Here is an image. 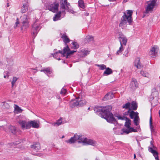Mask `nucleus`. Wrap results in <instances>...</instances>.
Wrapping results in <instances>:
<instances>
[{
  "mask_svg": "<svg viewBox=\"0 0 160 160\" xmlns=\"http://www.w3.org/2000/svg\"><path fill=\"white\" fill-rule=\"evenodd\" d=\"M0 128H2L4 129V128H3V126H0Z\"/></svg>",
  "mask_w": 160,
  "mask_h": 160,
  "instance_id": "680f3d73",
  "label": "nucleus"
},
{
  "mask_svg": "<svg viewBox=\"0 0 160 160\" xmlns=\"http://www.w3.org/2000/svg\"><path fill=\"white\" fill-rule=\"evenodd\" d=\"M133 12L132 10H127L123 13V15L121 19L119 27L123 29H125L127 27L128 24L131 25L132 22V15Z\"/></svg>",
  "mask_w": 160,
  "mask_h": 160,
  "instance_id": "f257e3e1",
  "label": "nucleus"
},
{
  "mask_svg": "<svg viewBox=\"0 0 160 160\" xmlns=\"http://www.w3.org/2000/svg\"><path fill=\"white\" fill-rule=\"evenodd\" d=\"M63 49V51L59 50V52L61 53L63 56H64L65 54H66V57L67 58H68L70 57L71 55L73 54L74 52H76V51L73 50L70 51L68 46L67 45Z\"/></svg>",
  "mask_w": 160,
  "mask_h": 160,
  "instance_id": "1a4fd4ad",
  "label": "nucleus"
},
{
  "mask_svg": "<svg viewBox=\"0 0 160 160\" xmlns=\"http://www.w3.org/2000/svg\"><path fill=\"white\" fill-rule=\"evenodd\" d=\"M59 53V51L54 53V54L52 55V56L54 58L59 60H60V56L58 54Z\"/></svg>",
  "mask_w": 160,
  "mask_h": 160,
  "instance_id": "ea45409f",
  "label": "nucleus"
},
{
  "mask_svg": "<svg viewBox=\"0 0 160 160\" xmlns=\"http://www.w3.org/2000/svg\"><path fill=\"white\" fill-rule=\"evenodd\" d=\"M128 129L129 130L130 132H136L137 131V130H135L132 128H131L130 127V128H129Z\"/></svg>",
  "mask_w": 160,
  "mask_h": 160,
  "instance_id": "3c124183",
  "label": "nucleus"
},
{
  "mask_svg": "<svg viewBox=\"0 0 160 160\" xmlns=\"http://www.w3.org/2000/svg\"><path fill=\"white\" fill-rule=\"evenodd\" d=\"M128 53L129 52L128 50H126L125 51L123 55L125 56L126 57H128Z\"/></svg>",
  "mask_w": 160,
  "mask_h": 160,
  "instance_id": "5fc2aeb1",
  "label": "nucleus"
},
{
  "mask_svg": "<svg viewBox=\"0 0 160 160\" xmlns=\"http://www.w3.org/2000/svg\"><path fill=\"white\" fill-rule=\"evenodd\" d=\"M19 19L18 18H17L16 22L15 23V24L14 26V28H16L18 26V25L19 24Z\"/></svg>",
  "mask_w": 160,
  "mask_h": 160,
  "instance_id": "49530a36",
  "label": "nucleus"
},
{
  "mask_svg": "<svg viewBox=\"0 0 160 160\" xmlns=\"http://www.w3.org/2000/svg\"><path fill=\"white\" fill-rule=\"evenodd\" d=\"M9 129L12 134L14 135L16 134L17 130L15 127L13 126H10L9 127Z\"/></svg>",
  "mask_w": 160,
  "mask_h": 160,
  "instance_id": "7c9ffc66",
  "label": "nucleus"
},
{
  "mask_svg": "<svg viewBox=\"0 0 160 160\" xmlns=\"http://www.w3.org/2000/svg\"><path fill=\"white\" fill-rule=\"evenodd\" d=\"M109 1L111 2V1H116V0H108Z\"/></svg>",
  "mask_w": 160,
  "mask_h": 160,
  "instance_id": "0e129e2a",
  "label": "nucleus"
},
{
  "mask_svg": "<svg viewBox=\"0 0 160 160\" xmlns=\"http://www.w3.org/2000/svg\"><path fill=\"white\" fill-rule=\"evenodd\" d=\"M159 50V47L157 45H154L150 49L149 53V55L152 57H154L156 56Z\"/></svg>",
  "mask_w": 160,
  "mask_h": 160,
  "instance_id": "9d476101",
  "label": "nucleus"
},
{
  "mask_svg": "<svg viewBox=\"0 0 160 160\" xmlns=\"http://www.w3.org/2000/svg\"><path fill=\"white\" fill-rule=\"evenodd\" d=\"M152 118L151 116V117L150 118V121H149L150 128V130H151V131L152 133V134L155 135L156 134V131L155 129L154 128L153 126L152 125Z\"/></svg>",
  "mask_w": 160,
  "mask_h": 160,
  "instance_id": "4be33fe9",
  "label": "nucleus"
},
{
  "mask_svg": "<svg viewBox=\"0 0 160 160\" xmlns=\"http://www.w3.org/2000/svg\"><path fill=\"white\" fill-rule=\"evenodd\" d=\"M62 123V118H60L59 119L57 120L56 122H54L52 123V124L53 126H58L59 125L61 124Z\"/></svg>",
  "mask_w": 160,
  "mask_h": 160,
  "instance_id": "58836bf2",
  "label": "nucleus"
},
{
  "mask_svg": "<svg viewBox=\"0 0 160 160\" xmlns=\"http://www.w3.org/2000/svg\"><path fill=\"white\" fill-rule=\"evenodd\" d=\"M112 107L111 105H108L105 107H99L95 106L93 108L94 110H111Z\"/></svg>",
  "mask_w": 160,
  "mask_h": 160,
  "instance_id": "2eb2a0df",
  "label": "nucleus"
},
{
  "mask_svg": "<svg viewBox=\"0 0 160 160\" xmlns=\"http://www.w3.org/2000/svg\"><path fill=\"white\" fill-rule=\"evenodd\" d=\"M78 107L83 106L86 103V102L85 100H81L80 97H78Z\"/></svg>",
  "mask_w": 160,
  "mask_h": 160,
  "instance_id": "a878e982",
  "label": "nucleus"
},
{
  "mask_svg": "<svg viewBox=\"0 0 160 160\" xmlns=\"http://www.w3.org/2000/svg\"><path fill=\"white\" fill-rule=\"evenodd\" d=\"M41 72H43L46 74L51 73L52 71L49 67L47 68H45L41 70Z\"/></svg>",
  "mask_w": 160,
  "mask_h": 160,
  "instance_id": "473e14b6",
  "label": "nucleus"
},
{
  "mask_svg": "<svg viewBox=\"0 0 160 160\" xmlns=\"http://www.w3.org/2000/svg\"><path fill=\"white\" fill-rule=\"evenodd\" d=\"M8 76H9L8 75H6L4 76V78H6V77H8Z\"/></svg>",
  "mask_w": 160,
  "mask_h": 160,
  "instance_id": "bf43d9fd",
  "label": "nucleus"
},
{
  "mask_svg": "<svg viewBox=\"0 0 160 160\" xmlns=\"http://www.w3.org/2000/svg\"><path fill=\"white\" fill-rule=\"evenodd\" d=\"M63 12H62V10H60V11L58 13L55 14V16L53 18V20L54 21H57L60 19L61 16V13Z\"/></svg>",
  "mask_w": 160,
  "mask_h": 160,
  "instance_id": "393cba45",
  "label": "nucleus"
},
{
  "mask_svg": "<svg viewBox=\"0 0 160 160\" xmlns=\"http://www.w3.org/2000/svg\"><path fill=\"white\" fill-rule=\"evenodd\" d=\"M20 142L18 141H16L15 142H14L13 143V144H14L15 145H17L19 144L20 143ZM11 144H12V143H11Z\"/></svg>",
  "mask_w": 160,
  "mask_h": 160,
  "instance_id": "6e6d98bb",
  "label": "nucleus"
},
{
  "mask_svg": "<svg viewBox=\"0 0 160 160\" xmlns=\"http://www.w3.org/2000/svg\"><path fill=\"white\" fill-rule=\"evenodd\" d=\"M131 88L132 89H135L138 86V83L135 79L133 78L130 84Z\"/></svg>",
  "mask_w": 160,
  "mask_h": 160,
  "instance_id": "412c9836",
  "label": "nucleus"
},
{
  "mask_svg": "<svg viewBox=\"0 0 160 160\" xmlns=\"http://www.w3.org/2000/svg\"><path fill=\"white\" fill-rule=\"evenodd\" d=\"M114 97V95L112 93L109 92L107 93L104 97L103 99L104 100L111 99Z\"/></svg>",
  "mask_w": 160,
  "mask_h": 160,
  "instance_id": "bb28decb",
  "label": "nucleus"
},
{
  "mask_svg": "<svg viewBox=\"0 0 160 160\" xmlns=\"http://www.w3.org/2000/svg\"><path fill=\"white\" fill-rule=\"evenodd\" d=\"M30 128L32 127L35 128H38L39 127V122L36 120H33L29 122Z\"/></svg>",
  "mask_w": 160,
  "mask_h": 160,
  "instance_id": "a211bd4d",
  "label": "nucleus"
},
{
  "mask_svg": "<svg viewBox=\"0 0 160 160\" xmlns=\"http://www.w3.org/2000/svg\"><path fill=\"white\" fill-rule=\"evenodd\" d=\"M70 5L68 2L67 0H63V2L60 4V10H62V12H65V10H66L68 12L72 13H74V11L70 8Z\"/></svg>",
  "mask_w": 160,
  "mask_h": 160,
  "instance_id": "39448f33",
  "label": "nucleus"
},
{
  "mask_svg": "<svg viewBox=\"0 0 160 160\" xmlns=\"http://www.w3.org/2000/svg\"><path fill=\"white\" fill-rule=\"evenodd\" d=\"M18 123L23 130L30 128L29 122H27L25 120H20L18 121Z\"/></svg>",
  "mask_w": 160,
  "mask_h": 160,
  "instance_id": "9b49d317",
  "label": "nucleus"
},
{
  "mask_svg": "<svg viewBox=\"0 0 160 160\" xmlns=\"http://www.w3.org/2000/svg\"><path fill=\"white\" fill-rule=\"evenodd\" d=\"M128 113H129V116L131 119L134 118L138 116V112H135L134 111H128Z\"/></svg>",
  "mask_w": 160,
  "mask_h": 160,
  "instance_id": "b1692460",
  "label": "nucleus"
},
{
  "mask_svg": "<svg viewBox=\"0 0 160 160\" xmlns=\"http://www.w3.org/2000/svg\"><path fill=\"white\" fill-rule=\"evenodd\" d=\"M18 78L16 77H14L13 78L12 80V87H13L15 83L17 80Z\"/></svg>",
  "mask_w": 160,
  "mask_h": 160,
  "instance_id": "c03bdc74",
  "label": "nucleus"
},
{
  "mask_svg": "<svg viewBox=\"0 0 160 160\" xmlns=\"http://www.w3.org/2000/svg\"><path fill=\"white\" fill-rule=\"evenodd\" d=\"M24 160H31L28 157H25L24 158Z\"/></svg>",
  "mask_w": 160,
  "mask_h": 160,
  "instance_id": "13d9d810",
  "label": "nucleus"
},
{
  "mask_svg": "<svg viewBox=\"0 0 160 160\" xmlns=\"http://www.w3.org/2000/svg\"><path fill=\"white\" fill-rule=\"evenodd\" d=\"M30 18L26 14H24L22 17V22H25L28 21Z\"/></svg>",
  "mask_w": 160,
  "mask_h": 160,
  "instance_id": "72a5a7b5",
  "label": "nucleus"
},
{
  "mask_svg": "<svg viewBox=\"0 0 160 160\" xmlns=\"http://www.w3.org/2000/svg\"><path fill=\"white\" fill-rule=\"evenodd\" d=\"M90 51H89L86 48H84L80 51V53H81L82 57H84L89 54Z\"/></svg>",
  "mask_w": 160,
  "mask_h": 160,
  "instance_id": "5701e85b",
  "label": "nucleus"
},
{
  "mask_svg": "<svg viewBox=\"0 0 160 160\" xmlns=\"http://www.w3.org/2000/svg\"><path fill=\"white\" fill-rule=\"evenodd\" d=\"M18 111V112H22V111L20 110V111Z\"/></svg>",
  "mask_w": 160,
  "mask_h": 160,
  "instance_id": "69168bd1",
  "label": "nucleus"
},
{
  "mask_svg": "<svg viewBox=\"0 0 160 160\" xmlns=\"http://www.w3.org/2000/svg\"><path fill=\"white\" fill-rule=\"evenodd\" d=\"M158 92L156 91V88H153L150 99V101L152 106H154L158 103Z\"/></svg>",
  "mask_w": 160,
  "mask_h": 160,
  "instance_id": "7ed1b4c3",
  "label": "nucleus"
},
{
  "mask_svg": "<svg viewBox=\"0 0 160 160\" xmlns=\"http://www.w3.org/2000/svg\"><path fill=\"white\" fill-rule=\"evenodd\" d=\"M140 74L143 77L148 78H149L150 77L149 74L146 72L142 70L140 72Z\"/></svg>",
  "mask_w": 160,
  "mask_h": 160,
  "instance_id": "4c0bfd02",
  "label": "nucleus"
},
{
  "mask_svg": "<svg viewBox=\"0 0 160 160\" xmlns=\"http://www.w3.org/2000/svg\"><path fill=\"white\" fill-rule=\"evenodd\" d=\"M84 137L82 136L75 134L73 137H71L68 140H66L65 142L68 143L72 144L74 143L77 140H78V143H83V139H84Z\"/></svg>",
  "mask_w": 160,
  "mask_h": 160,
  "instance_id": "423d86ee",
  "label": "nucleus"
},
{
  "mask_svg": "<svg viewBox=\"0 0 160 160\" xmlns=\"http://www.w3.org/2000/svg\"><path fill=\"white\" fill-rule=\"evenodd\" d=\"M29 5L28 3H25L23 4L22 7L21 12L22 13H25L28 10Z\"/></svg>",
  "mask_w": 160,
  "mask_h": 160,
  "instance_id": "c85d7f7f",
  "label": "nucleus"
},
{
  "mask_svg": "<svg viewBox=\"0 0 160 160\" xmlns=\"http://www.w3.org/2000/svg\"><path fill=\"white\" fill-rule=\"evenodd\" d=\"M95 113L101 118L105 119L107 122L114 123L116 121L110 111H97Z\"/></svg>",
  "mask_w": 160,
  "mask_h": 160,
  "instance_id": "f03ea898",
  "label": "nucleus"
},
{
  "mask_svg": "<svg viewBox=\"0 0 160 160\" xmlns=\"http://www.w3.org/2000/svg\"><path fill=\"white\" fill-rule=\"evenodd\" d=\"M158 87L159 88V89H160V84H159L158 86Z\"/></svg>",
  "mask_w": 160,
  "mask_h": 160,
  "instance_id": "e2e57ef3",
  "label": "nucleus"
},
{
  "mask_svg": "<svg viewBox=\"0 0 160 160\" xmlns=\"http://www.w3.org/2000/svg\"><path fill=\"white\" fill-rule=\"evenodd\" d=\"M124 48V47H123L122 45H120V46L119 49L117 51L116 54L117 55H119L121 54Z\"/></svg>",
  "mask_w": 160,
  "mask_h": 160,
  "instance_id": "c9c22d12",
  "label": "nucleus"
},
{
  "mask_svg": "<svg viewBox=\"0 0 160 160\" xmlns=\"http://www.w3.org/2000/svg\"><path fill=\"white\" fill-rule=\"evenodd\" d=\"M67 90L66 89L62 88L61 91L60 93L62 95H65L66 92Z\"/></svg>",
  "mask_w": 160,
  "mask_h": 160,
  "instance_id": "09e8293b",
  "label": "nucleus"
},
{
  "mask_svg": "<svg viewBox=\"0 0 160 160\" xmlns=\"http://www.w3.org/2000/svg\"><path fill=\"white\" fill-rule=\"evenodd\" d=\"M151 147H149L148 150L149 151L153 154V155L154 157L156 160H159L158 156V153L156 150H153L152 148H155V147L152 144V142H151Z\"/></svg>",
  "mask_w": 160,
  "mask_h": 160,
  "instance_id": "f8f14e48",
  "label": "nucleus"
},
{
  "mask_svg": "<svg viewBox=\"0 0 160 160\" xmlns=\"http://www.w3.org/2000/svg\"><path fill=\"white\" fill-rule=\"evenodd\" d=\"M139 118L138 116L134 118V124L136 126H138L139 124Z\"/></svg>",
  "mask_w": 160,
  "mask_h": 160,
  "instance_id": "a19ab883",
  "label": "nucleus"
},
{
  "mask_svg": "<svg viewBox=\"0 0 160 160\" xmlns=\"http://www.w3.org/2000/svg\"><path fill=\"white\" fill-rule=\"evenodd\" d=\"M61 38L65 43L66 45H67V43H68L70 42V39L65 34H63L61 37Z\"/></svg>",
  "mask_w": 160,
  "mask_h": 160,
  "instance_id": "cd10ccee",
  "label": "nucleus"
},
{
  "mask_svg": "<svg viewBox=\"0 0 160 160\" xmlns=\"http://www.w3.org/2000/svg\"><path fill=\"white\" fill-rule=\"evenodd\" d=\"M96 160H99L97 158H96Z\"/></svg>",
  "mask_w": 160,
  "mask_h": 160,
  "instance_id": "774afa93",
  "label": "nucleus"
},
{
  "mask_svg": "<svg viewBox=\"0 0 160 160\" xmlns=\"http://www.w3.org/2000/svg\"><path fill=\"white\" fill-rule=\"evenodd\" d=\"M83 143L94 146H96L98 145L97 142L94 140L85 138H84V139H83Z\"/></svg>",
  "mask_w": 160,
  "mask_h": 160,
  "instance_id": "4468645a",
  "label": "nucleus"
},
{
  "mask_svg": "<svg viewBox=\"0 0 160 160\" xmlns=\"http://www.w3.org/2000/svg\"><path fill=\"white\" fill-rule=\"evenodd\" d=\"M138 107V103L135 101H132L131 103L128 102L124 105H123L122 108H123L129 110H136Z\"/></svg>",
  "mask_w": 160,
  "mask_h": 160,
  "instance_id": "0eeeda50",
  "label": "nucleus"
},
{
  "mask_svg": "<svg viewBox=\"0 0 160 160\" xmlns=\"http://www.w3.org/2000/svg\"><path fill=\"white\" fill-rule=\"evenodd\" d=\"M95 65L97 66H98V67H99V69L101 70H103L104 69H106V66L104 65V64H101V65H99V64H96Z\"/></svg>",
  "mask_w": 160,
  "mask_h": 160,
  "instance_id": "79ce46f5",
  "label": "nucleus"
},
{
  "mask_svg": "<svg viewBox=\"0 0 160 160\" xmlns=\"http://www.w3.org/2000/svg\"><path fill=\"white\" fill-rule=\"evenodd\" d=\"M72 45L73 46V48H74V49L78 48L79 47V45L76 42H72Z\"/></svg>",
  "mask_w": 160,
  "mask_h": 160,
  "instance_id": "a18cd8bd",
  "label": "nucleus"
},
{
  "mask_svg": "<svg viewBox=\"0 0 160 160\" xmlns=\"http://www.w3.org/2000/svg\"><path fill=\"white\" fill-rule=\"evenodd\" d=\"M157 0H151L147 2L145 9V13H148L152 12L156 6Z\"/></svg>",
  "mask_w": 160,
  "mask_h": 160,
  "instance_id": "20e7f679",
  "label": "nucleus"
},
{
  "mask_svg": "<svg viewBox=\"0 0 160 160\" xmlns=\"http://www.w3.org/2000/svg\"><path fill=\"white\" fill-rule=\"evenodd\" d=\"M89 15V13L88 12H85L84 13L83 15L85 16H88Z\"/></svg>",
  "mask_w": 160,
  "mask_h": 160,
  "instance_id": "4d7b16f0",
  "label": "nucleus"
},
{
  "mask_svg": "<svg viewBox=\"0 0 160 160\" xmlns=\"http://www.w3.org/2000/svg\"><path fill=\"white\" fill-rule=\"evenodd\" d=\"M134 65L138 69H140L142 67V65L140 62V59L138 58H136Z\"/></svg>",
  "mask_w": 160,
  "mask_h": 160,
  "instance_id": "aec40b11",
  "label": "nucleus"
},
{
  "mask_svg": "<svg viewBox=\"0 0 160 160\" xmlns=\"http://www.w3.org/2000/svg\"><path fill=\"white\" fill-rule=\"evenodd\" d=\"M159 116L160 117V111H159Z\"/></svg>",
  "mask_w": 160,
  "mask_h": 160,
  "instance_id": "338daca9",
  "label": "nucleus"
},
{
  "mask_svg": "<svg viewBox=\"0 0 160 160\" xmlns=\"http://www.w3.org/2000/svg\"><path fill=\"white\" fill-rule=\"evenodd\" d=\"M29 21L25 22H22V26L21 27V29H22L23 28L24 29H27L28 28L29 26Z\"/></svg>",
  "mask_w": 160,
  "mask_h": 160,
  "instance_id": "e433bc0d",
  "label": "nucleus"
},
{
  "mask_svg": "<svg viewBox=\"0 0 160 160\" xmlns=\"http://www.w3.org/2000/svg\"><path fill=\"white\" fill-rule=\"evenodd\" d=\"M120 45L123 46L126 45L127 42L128 40L123 35H121L119 38Z\"/></svg>",
  "mask_w": 160,
  "mask_h": 160,
  "instance_id": "f3484780",
  "label": "nucleus"
},
{
  "mask_svg": "<svg viewBox=\"0 0 160 160\" xmlns=\"http://www.w3.org/2000/svg\"><path fill=\"white\" fill-rule=\"evenodd\" d=\"M78 5L80 8L82 9H84L85 7V5L83 0H78Z\"/></svg>",
  "mask_w": 160,
  "mask_h": 160,
  "instance_id": "f704fd0d",
  "label": "nucleus"
},
{
  "mask_svg": "<svg viewBox=\"0 0 160 160\" xmlns=\"http://www.w3.org/2000/svg\"><path fill=\"white\" fill-rule=\"evenodd\" d=\"M78 98L71 100L70 102V106L72 108L75 107H78Z\"/></svg>",
  "mask_w": 160,
  "mask_h": 160,
  "instance_id": "dca6fc26",
  "label": "nucleus"
},
{
  "mask_svg": "<svg viewBox=\"0 0 160 160\" xmlns=\"http://www.w3.org/2000/svg\"><path fill=\"white\" fill-rule=\"evenodd\" d=\"M117 117L118 118V119H121V120H125V118H126L127 117H121L120 116H117Z\"/></svg>",
  "mask_w": 160,
  "mask_h": 160,
  "instance_id": "864d4df0",
  "label": "nucleus"
},
{
  "mask_svg": "<svg viewBox=\"0 0 160 160\" xmlns=\"http://www.w3.org/2000/svg\"><path fill=\"white\" fill-rule=\"evenodd\" d=\"M136 155L135 154H134V159H135L136 158Z\"/></svg>",
  "mask_w": 160,
  "mask_h": 160,
  "instance_id": "052dcab7",
  "label": "nucleus"
},
{
  "mask_svg": "<svg viewBox=\"0 0 160 160\" xmlns=\"http://www.w3.org/2000/svg\"><path fill=\"white\" fill-rule=\"evenodd\" d=\"M112 73V71L111 69L109 68H106V70L103 73V75H108Z\"/></svg>",
  "mask_w": 160,
  "mask_h": 160,
  "instance_id": "2f4dec72",
  "label": "nucleus"
},
{
  "mask_svg": "<svg viewBox=\"0 0 160 160\" xmlns=\"http://www.w3.org/2000/svg\"><path fill=\"white\" fill-rule=\"evenodd\" d=\"M39 29V25L35 23L32 25V33L34 37L36 36Z\"/></svg>",
  "mask_w": 160,
  "mask_h": 160,
  "instance_id": "ddd939ff",
  "label": "nucleus"
},
{
  "mask_svg": "<svg viewBox=\"0 0 160 160\" xmlns=\"http://www.w3.org/2000/svg\"><path fill=\"white\" fill-rule=\"evenodd\" d=\"M59 3L58 2L55 1L52 3H51L48 5L47 8L50 11L53 12H56L58 10Z\"/></svg>",
  "mask_w": 160,
  "mask_h": 160,
  "instance_id": "6e6552de",
  "label": "nucleus"
},
{
  "mask_svg": "<svg viewBox=\"0 0 160 160\" xmlns=\"http://www.w3.org/2000/svg\"><path fill=\"white\" fill-rule=\"evenodd\" d=\"M31 148L33 152H37L40 148L39 143L37 142L34 143L31 146Z\"/></svg>",
  "mask_w": 160,
  "mask_h": 160,
  "instance_id": "6ab92c4d",
  "label": "nucleus"
},
{
  "mask_svg": "<svg viewBox=\"0 0 160 160\" xmlns=\"http://www.w3.org/2000/svg\"><path fill=\"white\" fill-rule=\"evenodd\" d=\"M13 107L14 108V110H22L16 104L14 105Z\"/></svg>",
  "mask_w": 160,
  "mask_h": 160,
  "instance_id": "de8ad7c7",
  "label": "nucleus"
},
{
  "mask_svg": "<svg viewBox=\"0 0 160 160\" xmlns=\"http://www.w3.org/2000/svg\"><path fill=\"white\" fill-rule=\"evenodd\" d=\"M125 120L126 121V122L125 123V126L128 129L130 128V126L131 124V121L127 118H125Z\"/></svg>",
  "mask_w": 160,
  "mask_h": 160,
  "instance_id": "c756f323",
  "label": "nucleus"
},
{
  "mask_svg": "<svg viewBox=\"0 0 160 160\" xmlns=\"http://www.w3.org/2000/svg\"><path fill=\"white\" fill-rule=\"evenodd\" d=\"M4 104L3 105L5 106V107H6V108L7 109H9V105L8 104L7 102H4Z\"/></svg>",
  "mask_w": 160,
  "mask_h": 160,
  "instance_id": "8fccbe9b",
  "label": "nucleus"
},
{
  "mask_svg": "<svg viewBox=\"0 0 160 160\" xmlns=\"http://www.w3.org/2000/svg\"><path fill=\"white\" fill-rule=\"evenodd\" d=\"M122 131L123 132L126 134H128L130 133L129 130H128L126 129H122Z\"/></svg>",
  "mask_w": 160,
  "mask_h": 160,
  "instance_id": "603ef678",
  "label": "nucleus"
},
{
  "mask_svg": "<svg viewBox=\"0 0 160 160\" xmlns=\"http://www.w3.org/2000/svg\"><path fill=\"white\" fill-rule=\"evenodd\" d=\"M85 39L87 40V42H89L90 41H92L93 39V37L88 35L86 36Z\"/></svg>",
  "mask_w": 160,
  "mask_h": 160,
  "instance_id": "37998d69",
  "label": "nucleus"
}]
</instances>
